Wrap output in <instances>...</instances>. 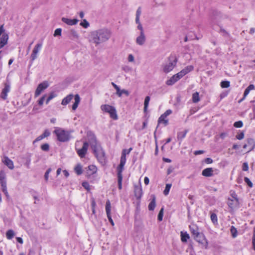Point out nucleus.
Wrapping results in <instances>:
<instances>
[{"mask_svg": "<svg viewBox=\"0 0 255 255\" xmlns=\"http://www.w3.org/2000/svg\"><path fill=\"white\" fill-rule=\"evenodd\" d=\"M112 31L110 29L104 28L91 32L89 35V41L98 45L108 41L111 37Z\"/></svg>", "mask_w": 255, "mask_h": 255, "instance_id": "1", "label": "nucleus"}, {"mask_svg": "<svg viewBox=\"0 0 255 255\" xmlns=\"http://www.w3.org/2000/svg\"><path fill=\"white\" fill-rule=\"evenodd\" d=\"M54 133L56 135L58 140L60 142L68 141L71 137L70 131L60 128H55Z\"/></svg>", "mask_w": 255, "mask_h": 255, "instance_id": "2", "label": "nucleus"}, {"mask_svg": "<svg viewBox=\"0 0 255 255\" xmlns=\"http://www.w3.org/2000/svg\"><path fill=\"white\" fill-rule=\"evenodd\" d=\"M126 162V157L125 155H122L121 157L120 163L117 168L118 173V188L120 190L122 189V181H123V175L122 172Z\"/></svg>", "mask_w": 255, "mask_h": 255, "instance_id": "3", "label": "nucleus"}, {"mask_svg": "<svg viewBox=\"0 0 255 255\" xmlns=\"http://www.w3.org/2000/svg\"><path fill=\"white\" fill-rule=\"evenodd\" d=\"M91 148L97 158H102L104 156V152L101 147L97 144V140L94 136L90 141Z\"/></svg>", "mask_w": 255, "mask_h": 255, "instance_id": "4", "label": "nucleus"}, {"mask_svg": "<svg viewBox=\"0 0 255 255\" xmlns=\"http://www.w3.org/2000/svg\"><path fill=\"white\" fill-rule=\"evenodd\" d=\"M100 109L103 112L109 114L112 119L114 120L118 119L117 111L114 107L108 104H104L101 106Z\"/></svg>", "mask_w": 255, "mask_h": 255, "instance_id": "5", "label": "nucleus"}, {"mask_svg": "<svg viewBox=\"0 0 255 255\" xmlns=\"http://www.w3.org/2000/svg\"><path fill=\"white\" fill-rule=\"evenodd\" d=\"M177 60L174 56H170L168 62L163 66L164 72L167 73L171 71L175 67Z\"/></svg>", "mask_w": 255, "mask_h": 255, "instance_id": "6", "label": "nucleus"}, {"mask_svg": "<svg viewBox=\"0 0 255 255\" xmlns=\"http://www.w3.org/2000/svg\"><path fill=\"white\" fill-rule=\"evenodd\" d=\"M0 184L1 186L2 191L8 198L9 195L7 190L6 181L5 179V174L3 171H0Z\"/></svg>", "mask_w": 255, "mask_h": 255, "instance_id": "7", "label": "nucleus"}, {"mask_svg": "<svg viewBox=\"0 0 255 255\" xmlns=\"http://www.w3.org/2000/svg\"><path fill=\"white\" fill-rule=\"evenodd\" d=\"M76 150L77 151V153L78 155L81 157V158H84L87 152V150L89 147V143L87 142H84L83 145V146L81 148H78V143H76Z\"/></svg>", "mask_w": 255, "mask_h": 255, "instance_id": "8", "label": "nucleus"}, {"mask_svg": "<svg viewBox=\"0 0 255 255\" xmlns=\"http://www.w3.org/2000/svg\"><path fill=\"white\" fill-rule=\"evenodd\" d=\"M193 237L197 242L202 245L205 249L207 248L208 242L203 233L200 232Z\"/></svg>", "mask_w": 255, "mask_h": 255, "instance_id": "9", "label": "nucleus"}, {"mask_svg": "<svg viewBox=\"0 0 255 255\" xmlns=\"http://www.w3.org/2000/svg\"><path fill=\"white\" fill-rule=\"evenodd\" d=\"M49 86V84L47 81H44L42 83H40L35 92L34 96L35 97H38L42 91L46 89Z\"/></svg>", "mask_w": 255, "mask_h": 255, "instance_id": "10", "label": "nucleus"}, {"mask_svg": "<svg viewBox=\"0 0 255 255\" xmlns=\"http://www.w3.org/2000/svg\"><path fill=\"white\" fill-rule=\"evenodd\" d=\"M42 44L41 43H37L32 50V53L30 56L31 63H32L33 61L37 58V54L42 47Z\"/></svg>", "mask_w": 255, "mask_h": 255, "instance_id": "11", "label": "nucleus"}, {"mask_svg": "<svg viewBox=\"0 0 255 255\" xmlns=\"http://www.w3.org/2000/svg\"><path fill=\"white\" fill-rule=\"evenodd\" d=\"M111 205L110 201L108 200L106 202V214L108 217V219L110 222L111 224L114 226V222L112 218L111 215Z\"/></svg>", "mask_w": 255, "mask_h": 255, "instance_id": "12", "label": "nucleus"}, {"mask_svg": "<svg viewBox=\"0 0 255 255\" xmlns=\"http://www.w3.org/2000/svg\"><path fill=\"white\" fill-rule=\"evenodd\" d=\"M194 67L193 66L189 65L185 67L176 74L180 79H181L183 76H184L190 72L192 71Z\"/></svg>", "mask_w": 255, "mask_h": 255, "instance_id": "13", "label": "nucleus"}, {"mask_svg": "<svg viewBox=\"0 0 255 255\" xmlns=\"http://www.w3.org/2000/svg\"><path fill=\"white\" fill-rule=\"evenodd\" d=\"M112 85L116 90V94L119 97H121L122 96V94H125L127 96H128L129 95V93L128 90L125 89L121 90L120 87L115 83L112 82Z\"/></svg>", "mask_w": 255, "mask_h": 255, "instance_id": "14", "label": "nucleus"}, {"mask_svg": "<svg viewBox=\"0 0 255 255\" xmlns=\"http://www.w3.org/2000/svg\"><path fill=\"white\" fill-rule=\"evenodd\" d=\"M146 41V37L144 32H140L139 35L136 38V43L139 45L142 46L144 45Z\"/></svg>", "mask_w": 255, "mask_h": 255, "instance_id": "15", "label": "nucleus"}, {"mask_svg": "<svg viewBox=\"0 0 255 255\" xmlns=\"http://www.w3.org/2000/svg\"><path fill=\"white\" fill-rule=\"evenodd\" d=\"M10 89V86L9 83H5L4 84V88L2 89L0 95V97L2 99L5 100L6 99L7 94L9 92Z\"/></svg>", "mask_w": 255, "mask_h": 255, "instance_id": "16", "label": "nucleus"}, {"mask_svg": "<svg viewBox=\"0 0 255 255\" xmlns=\"http://www.w3.org/2000/svg\"><path fill=\"white\" fill-rule=\"evenodd\" d=\"M2 161L9 169L11 170L13 169L14 167L13 162L7 156H4Z\"/></svg>", "mask_w": 255, "mask_h": 255, "instance_id": "17", "label": "nucleus"}, {"mask_svg": "<svg viewBox=\"0 0 255 255\" xmlns=\"http://www.w3.org/2000/svg\"><path fill=\"white\" fill-rule=\"evenodd\" d=\"M228 205L229 207L232 209L238 208L239 206V199L234 200L231 198H229Z\"/></svg>", "mask_w": 255, "mask_h": 255, "instance_id": "18", "label": "nucleus"}, {"mask_svg": "<svg viewBox=\"0 0 255 255\" xmlns=\"http://www.w3.org/2000/svg\"><path fill=\"white\" fill-rule=\"evenodd\" d=\"M62 21L67 24L68 25H76L78 22V20L75 18V19H69L65 17H62L61 19Z\"/></svg>", "mask_w": 255, "mask_h": 255, "instance_id": "19", "label": "nucleus"}, {"mask_svg": "<svg viewBox=\"0 0 255 255\" xmlns=\"http://www.w3.org/2000/svg\"><path fill=\"white\" fill-rule=\"evenodd\" d=\"M180 79L176 74L173 75L169 80H167L166 84L168 86H172L176 82L179 81Z\"/></svg>", "mask_w": 255, "mask_h": 255, "instance_id": "20", "label": "nucleus"}, {"mask_svg": "<svg viewBox=\"0 0 255 255\" xmlns=\"http://www.w3.org/2000/svg\"><path fill=\"white\" fill-rule=\"evenodd\" d=\"M8 35L5 33H3L0 39V49L2 48L7 43Z\"/></svg>", "mask_w": 255, "mask_h": 255, "instance_id": "21", "label": "nucleus"}, {"mask_svg": "<svg viewBox=\"0 0 255 255\" xmlns=\"http://www.w3.org/2000/svg\"><path fill=\"white\" fill-rule=\"evenodd\" d=\"M202 174L205 177H211L213 175V170L212 168H207L202 172Z\"/></svg>", "mask_w": 255, "mask_h": 255, "instance_id": "22", "label": "nucleus"}, {"mask_svg": "<svg viewBox=\"0 0 255 255\" xmlns=\"http://www.w3.org/2000/svg\"><path fill=\"white\" fill-rule=\"evenodd\" d=\"M190 231L193 237L200 233L198 227L195 224H192L189 226Z\"/></svg>", "mask_w": 255, "mask_h": 255, "instance_id": "23", "label": "nucleus"}, {"mask_svg": "<svg viewBox=\"0 0 255 255\" xmlns=\"http://www.w3.org/2000/svg\"><path fill=\"white\" fill-rule=\"evenodd\" d=\"M142 189L141 187L136 186L134 187V195L137 199H140L142 196Z\"/></svg>", "mask_w": 255, "mask_h": 255, "instance_id": "24", "label": "nucleus"}, {"mask_svg": "<svg viewBox=\"0 0 255 255\" xmlns=\"http://www.w3.org/2000/svg\"><path fill=\"white\" fill-rule=\"evenodd\" d=\"M74 100H75V102L73 104V105H72V108L73 110H75L77 108L78 105L80 103V97L78 94L75 95V96L74 97Z\"/></svg>", "mask_w": 255, "mask_h": 255, "instance_id": "25", "label": "nucleus"}, {"mask_svg": "<svg viewBox=\"0 0 255 255\" xmlns=\"http://www.w3.org/2000/svg\"><path fill=\"white\" fill-rule=\"evenodd\" d=\"M69 38L72 40L77 39L79 38V34L74 29L70 30L69 32Z\"/></svg>", "mask_w": 255, "mask_h": 255, "instance_id": "26", "label": "nucleus"}, {"mask_svg": "<svg viewBox=\"0 0 255 255\" xmlns=\"http://www.w3.org/2000/svg\"><path fill=\"white\" fill-rule=\"evenodd\" d=\"M188 132L187 130H184V131H180L177 133V139L180 141V143L182 141L183 139L186 136V135Z\"/></svg>", "mask_w": 255, "mask_h": 255, "instance_id": "27", "label": "nucleus"}, {"mask_svg": "<svg viewBox=\"0 0 255 255\" xmlns=\"http://www.w3.org/2000/svg\"><path fill=\"white\" fill-rule=\"evenodd\" d=\"M73 95L72 94H70L67 96L65 98H64L61 103V104L63 105H67L73 99Z\"/></svg>", "mask_w": 255, "mask_h": 255, "instance_id": "28", "label": "nucleus"}, {"mask_svg": "<svg viewBox=\"0 0 255 255\" xmlns=\"http://www.w3.org/2000/svg\"><path fill=\"white\" fill-rule=\"evenodd\" d=\"M156 206V203H155V197L154 196H152V199L150 203L148 205V210L149 211H153L154 210L155 207Z\"/></svg>", "mask_w": 255, "mask_h": 255, "instance_id": "29", "label": "nucleus"}, {"mask_svg": "<svg viewBox=\"0 0 255 255\" xmlns=\"http://www.w3.org/2000/svg\"><path fill=\"white\" fill-rule=\"evenodd\" d=\"M247 144L249 147V150L248 152L252 150L255 146V141L252 138H249L247 140Z\"/></svg>", "mask_w": 255, "mask_h": 255, "instance_id": "30", "label": "nucleus"}, {"mask_svg": "<svg viewBox=\"0 0 255 255\" xmlns=\"http://www.w3.org/2000/svg\"><path fill=\"white\" fill-rule=\"evenodd\" d=\"M189 235L187 232H181V240L182 242H187V240L189 239Z\"/></svg>", "mask_w": 255, "mask_h": 255, "instance_id": "31", "label": "nucleus"}, {"mask_svg": "<svg viewBox=\"0 0 255 255\" xmlns=\"http://www.w3.org/2000/svg\"><path fill=\"white\" fill-rule=\"evenodd\" d=\"M192 101L193 103H196L200 101L199 93L196 92L192 95Z\"/></svg>", "mask_w": 255, "mask_h": 255, "instance_id": "32", "label": "nucleus"}, {"mask_svg": "<svg viewBox=\"0 0 255 255\" xmlns=\"http://www.w3.org/2000/svg\"><path fill=\"white\" fill-rule=\"evenodd\" d=\"M14 236V233L12 230H8L6 233V237L8 240L12 239Z\"/></svg>", "mask_w": 255, "mask_h": 255, "instance_id": "33", "label": "nucleus"}, {"mask_svg": "<svg viewBox=\"0 0 255 255\" xmlns=\"http://www.w3.org/2000/svg\"><path fill=\"white\" fill-rule=\"evenodd\" d=\"M74 170L77 175H81L83 172L82 166L80 164H78L75 167Z\"/></svg>", "mask_w": 255, "mask_h": 255, "instance_id": "34", "label": "nucleus"}, {"mask_svg": "<svg viewBox=\"0 0 255 255\" xmlns=\"http://www.w3.org/2000/svg\"><path fill=\"white\" fill-rule=\"evenodd\" d=\"M150 98L149 96H146L144 100V112H146L148 106L149 102L150 101Z\"/></svg>", "mask_w": 255, "mask_h": 255, "instance_id": "35", "label": "nucleus"}, {"mask_svg": "<svg viewBox=\"0 0 255 255\" xmlns=\"http://www.w3.org/2000/svg\"><path fill=\"white\" fill-rule=\"evenodd\" d=\"M158 124H163L164 126H166L168 125V121L167 119H166V117H164L163 118H161V116L159 118L158 120Z\"/></svg>", "mask_w": 255, "mask_h": 255, "instance_id": "36", "label": "nucleus"}, {"mask_svg": "<svg viewBox=\"0 0 255 255\" xmlns=\"http://www.w3.org/2000/svg\"><path fill=\"white\" fill-rule=\"evenodd\" d=\"M141 14V7H138L136 11L135 22H138V20H139Z\"/></svg>", "mask_w": 255, "mask_h": 255, "instance_id": "37", "label": "nucleus"}, {"mask_svg": "<svg viewBox=\"0 0 255 255\" xmlns=\"http://www.w3.org/2000/svg\"><path fill=\"white\" fill-rule=\"evenodd\" d=\"M220 85L222 88H227L230 87V82L228 81H224L221 82Z\"/></svg>", "mask_w": 255, "mask_h": 255, "instance_id": "38", "label": "nucleus"}, {"mask_svg": "<svg viewBox=\"0 0 255 255\" xmlns=\"http://www.w3.org/2000/svg\"><path fill=\"white\" fill-rule=\"evenodd\" d=\"M211 220L214 224H217L218 218L215 213H212L211 215Z\"/></svg>", "mask_w": 255, "mask_h": 255, "instance_id": "39", "label": "nucleus"}, {"mask_svg": "<svg viewBox=\"0 0 255 255\" xmlns=\"http://www.w3.org/2000/svg\"><path fill=\"white\" fill-rule=\"evenodd\" d=\"M230 232H231L232 237L233 238H236L237 237V230L234 226H231V229H230Z\"/></svg>", "mask_w": 255, "mask_h": 255, "instance_id": "40", "label": "nucleus"}, {"mask_svg": "<svg viewBox=\"0 0 255 255\" xmlns=\"http://www.w3.org/2000/svg\"><path fill=\"white\" fill-rule=\"evenodd\" d=\"M172 185L171 184H167L165 186V188L164 190V194L165 195H167L169 194L170 189Z\"/></svg>", "mask_w": 255, "mask_h": 255, "instance_id": "41", "label": "nucleus"}, {"mask_svg": "<svg viewBox=\"0 0 255 255\" xmlns=\"http://www.w3.org/2000/svg\"><path fill=\"white\" fill-rule=\"evenodd\" d=\"M88 169L91 172L90 173V174H93L96 172L97 168L95 165H91L88 166Z\"/></svg>", "mask_w": 255, "mask_h": 255, "instance_id": "42", "label": "nucleus"}, {"mask_svg": "<svg viewBox=\"0 0 255 255\" xmlns=\"http://www.w3.org/2000/svg\"><path fill=\"white\" fill-rule=\"evenodd\" d=\"M80 25L85 28H87L89 26V23L86 19H83V21L80 23Z\"/></svg>", "mask_w": 255, "mask_h": 255, "instance_id": "43", "label": "nucleus"}, {"mask_svg": "<svg viewBox=\"0 0 255 255\" xmlns=\"http://www.w3.org/2000/svg\"><path fill=\"white\" fill-rule=\"evenodd\" d=\"M172 113L171 110H167L166 112L161 115V119L163 118L164 117H167L168 116L170 115Z\"/></svg>", "mask_w": 255, "mask_h": 255, "instance_id": "44", "label": "nucleus"}, {"mask_svg": "<svg viewBox=\"0 0 255 255\" xmlns=\"http://www.w3.org/2000/svg\"><path fill=\"white\" fill-rule=\"evenodd\" d=\"M41 148L42 150L47 151L49 149V145L48 143H45L41 146Z\"/></svg>", "mask_w": 255, "mask_h": 255, "instance_id": "45", "label": "nucleus"}, {"mask_svg": "<svg viewBox=\"0 0 255 255\" xmlns=\"http://www.w3.org/2000/svg\"><path fill=\"white\" fill-rule=\"evenodd\" d=\"M163 216V208H161L158 215V220L159 221L162 220Z\"/></svg>", "mask_w": 255, "mask_h": 255, "instance_id": "46", "label": "nucleus"}, {"mask_svg": "<svg viewBox=\"0 0 255 255\" xmlns=\"http://www.w3.org/2000/svg\"><path fill=\"white\" fill-rule=\"evenodd\" d=\"M243 126V123L242 121H239L238 122H236L234 124V126L236 128H239L242 127Z\"/></svg>", "mask_w": 255, "mask_h": 255, "instance_id": "47", "label": "nucleus"}, {"mask_svg": "<svg viewBox=\"0 0 255 255\" xmlns=\"http://www.w3.org/2000/svg\"><path fill=\"white\" fill-rule=\"evenodd\" d=\"M55 97V95L54 93H51L46 100V104H48L50 101L51 100Z\"/></svg>", "mask_w": 255, "mask_h": 255, "instance_id": "48", "label": "nucleus"}, {"mask_svg": "<svg viewBox=\"0 0 255 255\" xmlns=\"http://www.w3.org/2000/svg\"><path fill=\"white\" fill-rule=\"evenodd\" d=\"M244 181L250 187H253V184L252 182L248 177H245Z\"/></svg>", "mask_w": 255, "mask_h": 255, "instance_id": "49", "label": "nucleus"}, {"mask_svg": "<svg viewBox=\"0 0 255 255\" xmlns=\"http://www.w3.org/2000/svg\"><path fill=\"white\" fill-rule=\"evenodd\" d=\"M135 23L138 24L137 28L138 30H140V32H144V30H143V27H142L141 23L140 22L139 20H138V22H135Z\"/></svg>", "mask_w": 255, "mask_h": 255, "instance_id": "50", "label": "nucleus"}, {"mask_svg": "<svg viewBox=\"0 0 255 255\" xmlns=\"http://www.w3.org/2000/svg\"><path fill=\"white\" fill-rule=\"evenodd\" d=\"M62 29L61 28H57L54 33V36H60L61 35Z\"/></svg>", "mask_w": 255, "mask_h": 255, "instance_id": "51", "label": "nucleus"}, {"mask_svg": "<svg viewBox=\"0 0 255 255\" xmlns=\"http://www.w3.org/2000/svg\"><path fill=\"white\" fill-rule=\"evenodd\" d=\"M128 60L129 62H131V63L134 62V57L133 55L131 54H129L128 57Z\"/></svg>", "mask_w": 255, "mask_h": 255, "instance_id": "52", "label": "nucleus"}, {"mask_svg": "<svg viewBox=\"0 0 255 255\" xmlns=\"http://www.w3.org/2000/svg\"><path fill=\"white\" fill-rule=\"evenodd\" d=\"M83 187L87 190H90V185L87 182H83L82 183Z\"/></svg>", "mask_w": 255, "mask_h": 255, "instance_id": "53", "label": "nucleus"}, {"mask_svg": "<svg viewBox=\"0 0 255 255\" xmlns=\"http://www.w3.org/2000/svg\"><path fill=\"white\" fill-rule=\"evenodd\" d=\"M244 137V131H242L240 133H238L236 135V138L239 140H241L243 139Z\"/></svg>", "mask_w": 255, "mask_h": 255, "instance_id": "54", "label": "nucleus"}, {"mask_svg": "<svg viewBox=\"0 0 255 255\" xmlns=\"http://www.w3.org/2000/svg\"><path fill=\"white\" fill-rule=\"evenodd\" d=\"M132 148H129L128 149H123L122 151V155H125L126 156V154H129L130 152L131 151Z\"/></svg>", "mask_w": 255, "mask_h": 255, "instance_id": "55", "label": "nucleus"}, {"mask_svg": "<svg viewBox=\"0 0 255 255\" xmlns=\"http://www.w3.org/2000/svg\"><path fill=\"white\" fill-rule=\"evenodd\" d=\"M45 97L46 95H44L38 100V104L39 106H42L43 104Z\"/></svg>", "mask_w": 255, "mask_h": 255, "instance_id": "56", "label": "nucleus"}, {"mask_svg": "<svg viewBox=\"0 0 255 255\" xmlns=\"http://www.w3.org/2000/svg\"><path fill=\"white\" fill-rule=\"evenodd\" d=\"M51 171V168H48L47 171H46L45 173V175H44V178H45V179L47 181L48 180V175H49V174L50 173Z\"/></svg>", "mask_w": 255, "mask_h": 255, "instance_id": "57", "label": "nucleus"}, {"mask_svg": "<svg viewBox=\"0 0 255 255\" xmlns=\"http://www.w3.org/2000/svg\"><path fill=\"white\" fill-rule=\"evenodd\" d=\"M42 134L44 138L47 137L50 135V132L48 129H45Z\"/></svg>", "mask_w": 255, "mask_h": 255, "instance_id": "58", "label": "nucleus"}, {"mask_svg": "<svg viewBox=\"0 0 255 255\" xmlns=\"http://www.w3.org/2000/svg\"><path fill=\"white\" fill-rule=\"evenodd\" d=\"M242 169L243 171H248L249 169L248 164L247 162L244 163L242 166Z\"/></svg>", "mask_w": 255, "mask_h": 255, "instance_id": "59", "label": "nucleus"}, {"mask_svg": "<svg viewBox=\"0 0 255 255\" xmlns=\"http://www.w3.org/2000/svg\"><path fill=\"white\" fill-rule=\"evenodd\" d=\"M44 136L43 135V134H42L41 135H39V136H38L35 139V140L33 141V142H37V141H40L41 140H42L43 138H44Z\"/></svg>", "mask_w": 255, "mask_h": 255, "instance_id": "60", "label": "nucleus"}, {"mask_svg": "<svg viewBox=\"0 0 255 255\" xmlns=\"http://www.w3.org/2000/svg\"><path fill=\"white\" fill-rule=\"evenodd\" d=\"M228 136V133L227 132H222L220 134V137L222 138V139H224L226 137H227Z\"/></svg>", "mask_w": 255, "mask_h": 255, "instance_id": "61", "label": "nucleus"}, {"mask_svg": "<svg viewBox=\"0 0 255 255\" xmlns=\"http://www.w3.org/2000/svg\"><path fill=\"white\" fill-rule=\"evenodd\" d=\"M231 199H234V200L238 199V198H237V195L235 192H233L231 194Z\"/></svg>", "mask_w": 255, "mask_h": 255, "instance_id": "62", "label": "nucleus"}, {"mask_svg": "<svg viewBox=\"0 0 255 255\" xmlns=\"http://www.w3.org/2000/svg\"><path fill=\"white\" fill-rule=\"evenodd\" d=\"M250 92V91L248 88H246L245 89L244 93V98H246L247 97V96L249 94Z\"/></svg>", "mask_w": 255, "mask_h": 255, "instance_id": "63", "label": "nucleus"}, {"mask_svg": "<svg viewBox=\"0 0 255 255\" xmlns=\"http://www.w3.org/2000/svg\"><path fill=\"white\" fill-rule=\"evenodd\" d=\"M252 243H253V249L255 251V234L253 235Z\"/></svg>", "mask_w": 255, "mask_h": 255, "instance_id": "64", "label": "nucleus"}]
</instances>
